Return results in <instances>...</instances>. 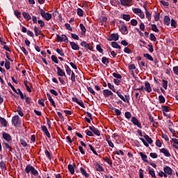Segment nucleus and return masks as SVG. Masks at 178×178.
<instances>
[{
	"label": "nucleus",
	"mask_w": 178,
	"mask_h": 178,
	"mask_svg": "<svg viewBox=\"0 0 178 178\" xmlns=\"http://www.w3.org/2000/svg\"><path fill=\"white\" fill-rule=\"evenodd\" d=\"M124 116L127 119H130L131 118V113L127 111L125 112Z\"/></svg>",
	"instance_id": "61"
},
{
	"label": "nucleus",
	"mask_w": 178,
	"mask_h": 178,
	"mask_svg": "<svg viewBox=\"0 0 178 178\" xmlns=\"http://www.w3.org/2000/svg\"><path fill=\"white\" fill-rule=\"evenodd\" d=\"M162 87L164 88V90H168V81L162 79Z\"/></svg>",
	"instance_id": "44"
},
{
	"label": "nucleus",
	"mask_w": 178,
	"mask_h": 178,
	"mask_svg": "<svg viewBox=\"0 0 178 178\" xmlns=\"http://www.w3.org/2000/svg\"><path fill=\"white\" fill-rule=\"evenodd\" d=\"M116 94L119 97V98H120V99H122V101H123L124 102H126V98H124V96L122 95V94L118 91V90H116Z\"/></svg>",
	"instance_id": "25"
},
{
	"label": "nucleus",
	"mask_w": 178,
	"mask_h": 178,
	"mask_svg": "<svg viewBox=\"0 0 178 178\" xmlns=\"http://www.w3.org/2000/svg\"><path fill=\"white\" fill-rule=\"evenodd\" d=\"M151 27L152 31H154L155 33H159V29H158V27H156V24H152Z\"/></svg>",
	"instance_id": "46"
},
{
	"label": "nucleus",
	"mask_w": 178,
	"mask_h": 178,
	"mask_svg": "<svg viewBox=\"0 0 178 178\" xmlns=\"http://www.w3.org/2000/svg\"><path fill=\"white\" fill-rule=\"evenodd\" d=\"M80 171H81V173L85 176V177H90V175L88 173H87V172H86V170L83 168V167H81L80 168Z\"/></svg>",
	"instance_id": "38"
},
{
	"label": "nucleus",
	"mask_w": 178,
	"mask_h": 178,
	"mask_svg": "<svg viewBox=\"0 0 178 178\" xmlns=\"http://www.w3.org/2000/svg\"><path fill=\"white\" fill-rule=\"evenodd\" d=\"M89 148L95 155H97V156H98V153H97V151H95V149H94V147H92L91 145H89Z\"/></svg>",
	"instance_id": "57"
},
{
	"label": "nucleus",
	"mask_w": 178,
	"mask_h": 178,
	"mask_svg": "<svg viewBox=\"0 0 178 178\" xmlns=\"http://www.w3.org/2000/svg\"><path fill=\"white\" fill-rule=\"evenodd\" d=\"M131 122L134 124V126H137L138 129H143V126L141 125V123H140V121L137 119L136 117H132Z\"/></svg>",
	"instance_id": "6"
},
{
	"label": "nucleus",
	"mask_w": 178,
	"mask_h": 178,
	"mask_svg": "<svg viewBox=\"0 0 178 178\" xmlns=\"http://www.w3.org/2000/svg\"><path fill=\"white\" fill-rule=\"evenodd\" d=\"M4 66L6 69V70H9L10 69V62L8 60V59L5 58V64Z\"/></svg>",
	"instance_id": "31"
},
{
	"label": "nucleus",
	"mask_w": 178,
	"mask_h": 178,
	"mask_svg": "<svg viewBox=\"0 0 178 178\" xmlns=\"http://www.w3.org/2000/svg\"><path fill=\"white\" fill-rule=\"evenodd\" d=\"M22 15H23L24 19H25V20H27V22L31 20V16L30 15V14L29 13L24 12V13H22Z\"/></svg>",
	"instance_id": "20"
},
{
	"label": "nucleus",
	"mask_w": 178,
	"mask_h": 178,
	"mask_svg": "<svg viewBox=\"0 0 178 178\" xmlns=\"http://www.w3.org/2000/svg\"><path fill=\"white\" fill-rule=\"evenodd\" d=\"M108 20V18L106 17H102V19H100V23L102 26H105V23H106Z\"/></svg>",
	"instance_id": "41"
},
{
	"label": "nucleus",
	"mask_w": 178,
	"mask_h": 178,
	"mask_svg": "<svg viewBox=\"0 0 178 178\" xmlns=\"http://www.w3.org/2000/svg\"><path fill=\"white\" fill-rule=\"evenodd\" d=\"M33 30H34L35 37L42 35V38H45V35H44V33H42V31H41V30L38 29V27H37L36 26H34Z\"/></svg>",
	"instance_id": "7"
},
{
	"label": "nucleus",
	"mask_w": 178,
	"mask_h": 178,
	"mask_svg": "<svg viewBox=\"0 0 178 178\" xmlns=\"http://www.w3.org/2000/svg\"><path fill=\"white\" fill-rule=\"evenodd\" d=\"M70 45L71 46L72 49L73 51H79L80 49V47L74 42H70Z\"/></svg>",
	"instance_id": "15"
},
{
	"label": "nucleus",
	"mask_w": 178,
	"mask_h": 178,
	"mask_svg": "<svg viewBox=\"0 0 178 178\" xmlns=\"http://www.w3.org/2000/svg\"><path fill=\"white\" fill-rule=\"evenodd\" d=\"M96 170L97 171V172H104V167H102V165H101V164H99V163H97L96 164Z\"/></svg>",
	"instance_id": "34"
},
{
	"label": "nucleus",
	"mask_w": 178,
	"mask_h": 178,
	"mask_svg": "<svg viewBox=\"0 0 178 178\" xmlns=\"http://www.w3.org/2000/svg\"><path fill=\"white\" fill-rule=\"evenodd\" d=\"M112 110L114 111L117 116H120V115H122V111L120 110L115 108H113Z\"/></svg>",
	"instance_id": "47"
},
{
	"label": "nucleus",
	"mask_w": 178,
	"mask_h": 178,
	"mask_svg": "<svg viewBox=\"0 0 178 178\" xmlns=\"http://www.w3.org/2000/svg\"><path fill=\"white\" fill-rule=\"evenodd\" d=\"M122 6H129L130 5V0H120Z\"/></svg>",
	"instance_id": "30"
},
{
	"label": "nucleus",
	"mask_w": 178,
	"mask_h": 178,
	"mask_svg": "<svg viewBox=\"0 0 178 178\" xmlns=\"http://www.w3.org/2000/svg\"><path fill=\"white\" fill-rule=\"evenodd\" d=\"M160 152H161V154H164L165 156H167L168 158L170 156V152H169L168 149L162 148L160 149Z\"/></svg>",
	"instance_id": "19"
},
{
	"label": "nucleus",
	"mask_w": 178,
	"mask_h": 178,
	"mask_svg": "<svg viewBox=\"0 0 178 178\" xmlns=\"http://www.w3.org/2000/svg\"><path fill=\"white\" fill-rule=\"evenodd\" d=\"M79 27L82 31V35H84L87 31V29H86V26L83 24H80Z\"/></svg>",
	"instance_id": "32"
},
{
	"label": "nucleus",
	"mask_w": 178,
	"mask_h": 178,
	"mask_svg": "<svg viewBox=\"0 0 178 178\" xmlns=\"http://www.w3.org/2000/svg\"><path fill=\"white\" fill-rule=\"evenodd\" d=\"M25 172L27 174L31 172V175H33L34 176H37L38 175V171H37V170L30 164L26 165Z\"/></svg>",
	"instance_id": "1"
},
{
	"label": "nucleus",
	"mask_w": 178,
	"mask_h": 178,
	"mask_svg": "<svg viewBox=\"0 0 178 178\" xmlns=\"http://www.w3.org/2000/svg\"><path fill=\"white\" fill-rule=\"evenodd\" d=\"M65 68L67 74H68V76H70V74H72V70L70 69V67H69L67 64H65Z\"/></svg>",
	"instance_id": "33"
},
{
	"label": "nucleus",
	"mask_w": 178,
	"mask_h": 178,
	"mask_svg": "<svg viewBox=\"0 0 178 178\" xmlns=\"http://www.w3.org/2000/svg\"><path fill=\"white\" fill-rule=\"evenodd\" d=\"M163 171L165 172V175H169L170 176L173 175V170L168 165L163 168Z\"/></svg>",
	"instance_id": "12"
},
{
	"label": "nucleus",
	"mask_w": 178,
	"mask_h": 178,
	"mask_svg": "<svg viewBox=\"0 0 178 178\" xmlns=\"http://www.w3.org/2000/svg\"><path fill=\"white\" fill-rule=\"evenodd\" d=\"M42 131L44 133V134L47 136L48 138H51V134H49V131H48V128L45 125H42L41 127Z\"/></svg>",
	"instance_id": "13"
},
{
	"label": "nucleus",
	"mask_w": 178,
	"mask_h": 178,
	"mask_svg": "<svg viewBox=\"0 0 178 178\" xmlns=\"http://www.w3.org/2000/svg\"><path fill=\"white\" fill-rule=\"evenodd\" d=\"M14 15L17 19H20V17H22V13L17 10H14Z\"/></svg>",
	"instance_id": "40"
},
{
	"label": "nucleus",
	"mask_w": 178,
	"mask_h": 178,
	"mask_svg": "<svg viewBox=\"0 0 178 178\" xmlns=\"http://www.w3.org/2000/svg\"><path fill=\"white\" fill-rule=\"evenodd\" d=\"M159 101L160 104H165L166 99H165V97H163V95H159Z\"/></svg>",
	"instance_id": "43"
},
{
	"label": "nucleus",
	"mask_w": 178,
	"mask_h": 178,
	"mask_svg": "<svg viewBox=\"0 0 178 178\" xmlns=\"http://www.w3.org/2000/svg\"><path fill=\"white\" fill-rule=\"evenodd\" d=\"M139 155L141 157L142 161L143 162H146V163H149V161H148V156L145 154H143V152H139Z\"/></svg>",
	"instance_id": "16"
},
{
	"label": "nucleus",
	"mask_w": 178,
	"mask_h": 178,
	"mask_svg": "<svg viewBox=\"0 0 178 178\" xmlns=\"http://www.w3.org/2000/svg\"><path fill=\"white\" fill-rule=\"evenodd\" d=\"M17 112L18 115L21 116V118H23L24 116V114L23 113V111H22V107H20V106H17Z\"/></svg>",
	"instance_id": "35"
},
{
	"label": "nucleus",
	"mask_w": 178,
	"mask_h": 178,
	"mask_svg": "<svg viewBox=\"0 0 178 178\" xmlns=\"http://www.w3.org/2000/svg\"><path fill=\"white\" fill-rule=\"evenodd\" d=\"M51 60L52 62H54V63H59V61L58 60V58L55 55L51 56Z\"/></svg>",
	"instance_id": "55"
},
{
	"label": "nucleus",
	"mask_w": 178,
	"mask_h": 178,
	"mask_svg": "<svg viewBox=\"0 0 178 178\" xmlns=\"http://www.w3.org/2000/svg\"><path fill=\"white\" fill-rule=\"evenodd\" d=\"M96 49H97V51H98V52H99L100 54H104V49H102V47H101V44H97V46H96Z\"/></svg>",
	"instance_id": "45"
},
{
	"label": "nucleus",
	"mask_w": 178,
	"mask_h": 178,
	"mask_svg": "<svg viewBox=\"0 0 178 178\" xmlns=\"http://www.w3.org/2000/svg\"><path fill=\"white\" fill-rule=\"evenodd\" d=\"M144 58H145L146 59H148V60H151L152 62H153L154 60V58L152 57L151 54L146 53L143 54Z\"/></svg>",
	"instance_id": "26"
},
{
	"label": "nucleus",
	"mask_w": 178,
	"mask_h": 178,
	"mask_svg": "<svg viewBox=\"0 0 178 178\" xmlns=\"http://www.w3.org/2000/svg\"><path fill=\"white\" fill-rule=\"evenodd\" d=\"M71 81L72 83H74L76 81V74H74V72L72 71L71 72Z\"/></svg>",
	"instance_id": "50"
},
{
	"label": "nucleus",
	"mask_w": 178,
	"mask_h": 178,
	"mask_svg": "<svg viewBox=\"0 0 178 178\" xmlns=\"http://www.w3.org/2000/svg\"><path fill=\"white\" fill-rule=\"evenodd\" d=\"M56 51L57 54H58V55H60V56H65V51H63V49H56Z\"/></svg>",
	"instance_id": "42"
},
{
	"label": "nucleus",
	"mask_w": 178,
	"mask_h": 178,
	"mask_svg": "<svg viewBox=\"0 0 178 178\" xmlns=\"http://www.w3.org/2000/svg\"><path fill=\"white\" fill-rule=\"evenodd\" d=\"M149 174L152 177L156 178V175H155V170L154 169H151V167H149Z\"/></svg>",
	"instance_id": "29"
},
{
	"label": "nucleus",
	"mask_w": 178,
	"mask_h": 178,
	"mask_svg": "<svg viewBox=\"0 0 178 178\" xmlns=\"http://www.w3.org/2000/svg\"><path fill=\"white\" fill-rule=\"evenodd\" d=\"M57 40L60 42H65L67 44L69 42V39L67 38V36L66 35H62L61 36L59 35H56Z\"/></svg>",
	"instance_id": "4"
},
{
	"label": "nucleus",
	"mask_w": 178,
	"mask_h": 178,
	"mask_svg": "<svg viewBox=\"0 0 178 178\" xmlns=\"http://www.w3.org/2000/svg\"><path fill=\"white\" fill-rule=\"evenodd\" d=\"M81 46L83 47V48H85L86 49V51H92L93 47L92 46H91V44H90L89 43H88L86 41H83L81 42Z\"/></svg>",
	"instance_id": "5"
},
{
	"label": "nucleus",
	"mask_w": 178,
	"mask_h": 178,
	"mask_svg": "<svg viewBox=\"0 0 178 178\" xmlns=\"http://www.w3.org/2000/svg\"><path fill=\"white\" fill-rule=\"evenodd\" d=\"M2 136H3V140H6V141H7L8 143H9L10 141H12V136H10V134L6 132H3Z\"/></svg>",
	"instance_id": "14"
},
{
	"label": "nucleus",
	"mask_w": 178,
	"mask_h": 178,
	"mask_svg": "<svg viewBox=\"0 0 178 178\" xmlns=\"http://www.w3.org/2000/svg\"><path fill=\"white\" fill-rule=\"evenodd\" d=\"M74 168H76V164L74 163L73 165L69 164L67 165V169L71 175H74Z\"/></svg>",
	"instance_id": "17"
},
{
	"label": "nucleus",
	"mask_w": 178,
	"mask_h": 178,
	"mask_svg": "<svg viewBox=\"0 0 178 178\" xmlns=\"http://www.w3.org/2000/svg\"><path fill=\"white\" fill-rule=\"evenodd\" d=\"M20 119V117L19 115H15L12 118V124L15 126V127H17V126H20L21 123L20 121L19 120Z\"/></svg>",
	"instance_id": "3"
},
{
	"label": "nucleus",
	"mask_w": 178,
	"mask_h": 178,
	"mask_svg": "<svg viewBox=\"0 0 178 178\" xmlns=\"http://www.w3.org/2000/svg\"><path fill=\"white\" fill-rule=\"evenodd\" d=\"M131 26H137L138 24V22L136 19H133L131 20Z\"/></svg>",
	"instance_id": "58"
},
{
	"label": "nucleus",
	"mask_w": 178,
	"mask_h": 178,
	"mask_svg": "<svg viewBox=\"0 0 178 178\" xmlns=\"http://www.w3.org/2000/svg\"><path fill=\"white\" fill-rule=\"evenodd\" d=\"M0 168L4 170H6V164H5V161H1L0 162Z\"/></svg>",
	"instance_id": "49"
},
{
	"label": "nucleus",
	"mask_w": 178,
	"mask_h": 178,
	"mask_svg": "<svg viewBox=\"0 0 178 178\" xmlns=\"http://www.w3.org/2000/svg\"><path fill=\"white\" fill-rule=\"evenodd\" d=\"M103 95L105 97V98H109V97L113 95V92L109 89H104L103 90Z\"/></svg>",
	"instance_id": "10"
},
{
	"label": "nucleus",
	"mask_w": 178,
	"mask_h": 178,
	"mask_svg": "<svg viewBox=\"0 0 178 178\" xmlns=\"http://www.w3.org/2000/svg\"><path fill=\"white\" fill-rule=\"evenodd\" d=\"M147 47H149L148 49L149 52H150V54H152V52H154V46H152V43L150 42L149 44H147Z\"/></svg>",
	"instance_id": "51"
},
{
	"label": "nucleus",
	"mask_w": 178,
	"mask_h": 178,
	"mask_svg": "<svg viewBox=\"0 0 178 178\" xmlns=\"http://www.w3.org/2000/svg\"><path fill=\"white\" fill-rule=\"evenodd\" d=\"M40 15L44 20H47V22H49L52 19V14L49 13H45L42 9H40Z\"/></svg>",
	"instance_id": "2"
},
{
	"label": "nucleus",
	"mask_w": 178,
	"mask_h": 178,
	"mask_svg": "<svg viewBox=\"0 0 178 178\" xmlns=\"http://www.w3.org/2000/svg\"><path fill=\"white\" fill-rule=\"evenodd\" d=\"M24 99H26V103L28 105H30V104H31V98L29 97H27V95H25V98Z\"/></svg>",
	"instance_id": "52"
},
{
	"label": "nucleus",
	"mask_w": 178,
	"mask_h": 178,
	"mask_svg": "<svg viewBox=\"0 0 178 178\" xmlns=\"http://www.w3.org/2000/svg\"><path fill=\"white\" fill-rule=\"evenodd\" d=\"M171 26L174 29H176L177 27V22L173 19H171Z\"/></svg>",
	"instance_id": "53"
},
{
	"label": "nucleus",
	"mask_w": 178,
	"mask_h": 178,
	"mask_svg": "<svg viewBox=\"0 0 178 178\" xmlns=\"http://www.w3.org/2000/svg\"><path fill=\"white\" fill-rule=\"evenodd\" d=\"M57 69V74L60 76V77H66V73L60 68V67L56 65Z\"/></svg>",
	"instance_id": "9"
},
{
	"label": "nucleus",
	"mask_w": 178,
	"mask_h": 178,
	"mask_svg": "<svg viewBox=\"0 0 178 178\" xmlns=\"http://www.w3.org/2000/svg\"><path fill=\"white\" fill-rule=\"evenodd\" d=\"M113 76L115 79H122V75H120V74H118L116 72L113 73Z\"/></svg>",
	"instance_id": "62"
},
{
	"label": "nucleus",
	"mask_w": 178,
	"mask_h": 178,
	"mask_svg": "<svg viewBox=\"0 0 178 178\" xmlns=\"http://www.w3.org/2000/svg\"><path fill=\"white\" fill-rule=\"evenodd\" d=\"M172 70H173L175 74L178 76V65L173 67Z\"/></svg>",
	"instance_id": "64"
},
{
	"label": "nucleus",
	"mask_w": 178,
	"mask_h": 178,
	"mask_svg": "<svg viewBox=\"0 0 178 178\" xmlns=\"http://www.w3.org/2000/svg\"><path fill=\"white\" fill-rule=\"evenodd\" d=\"M24 86L26 87V91H28V92H31V88H30V86H29V85H27V81H24Z\"/></svg>",
	"instance_id": "54"
},
{
	"label": "nucleus",
	"mask_w": 178,
	"mask_h": 178,
	"mask_svg": "<svg viewBox=\"0 0 178 178\" xmlns=\"http://www.w3.org/2000/svg\"><path fill=\"white\" fill-rule=\"evenodd\" d=\"M111 47L113 48H115V49H122V47H120V45H119V44H118V42H112Z\"/></svg>",
	"instance_id": "24"
},
{
	"label": "nucleus",
	"mask_w": 178,
	"mask_h": 178,
	"mask_svg": "<svg viewBox=\"0 0 178 178\" xmlns=\"http://www.w3.org/2000/svg\"><path fill=\"white\" fill-rule=\"evenodd\" d=\"M86 113H87L88 118L86 117L85 118V120L88 122V123H91V120H92V114H91L90 112L87 111L86 112Z\"/></svg>",
	"instance_id": "21"
},
{
	"label": "nucleus",
	"mask_w": 178,
	"mask_h": 178,
	"mask_svg": "<svg viewBox=\"0 0 178 178\" xmlns=\"http://www.w3.org/2000/svg\"><path fill=\"white\" fill-rule=\"evenodd\" d=\"M102 62L104 65L108 66V64H109V58H106V56H104L102 57Z\"/></svg>",
	"instance_id": "28"
},
{
	"label": "nucleus",
	"mask_w": 178,
	"mask_h": 178,
	"mask_svg": "<svg viewBox=\"0 0 178 178\" xmlns=\"http://www.w3.org/2000/svg\"><path fill=\"white\" fill-rule=\"evenodd\" d=\"M143 137L144 138H145L148 144H152L154 143V140H152V138H151L148 135L145 134L143 136Z\"/></svg>",
	"instance_id": "23"
},
{
	"label": "nucleus",
	"mask_w": 178,
	"mask_h": 178,
	"mask_svg": "<svg viewBox=\"0 0 178 178\" xmlns=\"http://www.w3.org/2000/svg\"><path fill=\"white\" fill-rule=\"evenodd\" d=\"M163 113H165V112H169V106H163Z\"/></svg>",
	"instance_id": "60"
},
{
	"label": "nucleus",
	"mask_w": 178,
	"mask_h": 178,
	"mask_svg": "<svg viewBox=\"0 0 178 178\" xmlns=\"http://www.w3.org/2000/svg\"><path fill=\"white\" fill-rule=\"evenodd\" d=\"M103 159L105 162H106V163H108V165H111V166H112V161L109 158L104 157Z\"/></svg>",
	"instance_id": "56"
},
{
	"label": "nucleus",
	"mask_w": 178,
	"mask_h": 178,
	"mask_svg": "<svg viewBox=\"0 0 178 178\" xmlns=\"http://www.w3.org/2000/svg\"><path fill=\"white\" fill-rule=\"evenodd\" d=\"M145 15L148 20H151V14L149 13V11H148V10H145Z\"/></svg>",
	"instance_id": "63"
},
{
	"label": "nucleus",
	"mask_w": 178,
	"mask_h": 178,
	"mask_svg": "<svg viewBox=\"0 0 178 178\" xmlns=\"http://www.w3.org/2000/svg\"><path fill=\"white\" fill-rule=\"evenodd\" d=\"M145 90L147 91V92H151L152 91V88H151V84L148 81L145 82Z\"/></svg>",
	"instance_id": "18"
},
{
	"label": "nucleus",
	"mask_w": 178,
	"mask_h": 178,
	"mask_svg": "<svg viewBox=\"0 0 178 178\" xmlns=\"http://www.w3.org/2000/svg\"><path fill=\"white\" fill-rule=\"evenodd\" d=\"M106 40L108 41H118L119 40V34L118 33H112L110 37L107 38Z\"/></svg>",
	"instance_id": "8"
},
{
	"label": "nucleus",
	"mask_w": 178,
	"mask_h": 178,
	"mask_svg": "<svg viewBox=\"0 0 178 178\" xmlns=\"http://www.w3.org/2000/svg\"><path fill=\"white\" fill-rule=\"evenodd\" d=\"M164 24H165V26H169V24H170V17H169V16H165Z\"/></svg>",
	"instance_id": "27"
},
{
	"label": "nucleus",
	"mask_w": 178,
	"mask_h": 178,
	"mask_svg": "<svg viewBox=\"0 0 178 178\" xmlns=\"http://www.w3.org/2000/svg\"><path fill=\"white\" fill-rule=\"evenodd\" d=\"M122 19L124 20H126V22H129V20H130V15L123 14L122 15Z\"/></svg>",
	"instance_id": "48"
},
{
	"label": "nucleus",
	"mask_w": 178,
	"mask_h": 178,
	"mask_svg": "<svg viewBox=\"0 0 178 178\" xmlns=\"http://www.w3.org/2000/svg\"><path fill=\"white\" fill-rule=\"evenodd\" d=\"M149 156L153 159H156V158H158V154L152 152L149 154Z\"/></svg>",
	"instance_id": "59"
},
{
	"label": "nucleus",
	"mask_w": 178,
	"mask_h": 178,
	"mask_svg": "<svg viewBox=\"0 0 178 178\" xmlns=\"http://www.w3.org/2000/svg\"><path fill=\"white\" fill-rule=\"evenodd\" d=\"M0 124L3 126V127H8V121L4 118L0 117Z\"/></svg>",
	"instance_id": "22"
},
{
	"label": "nucleus",
	"mask_w": 178,
	"mask_h": 178,
	"mask_svg": "<svg viewBox=\"0 0 178 178\" xmlns=\"http://www.w3.org/2000/svg\"><path fill=\"white\" fill-rule=\"evenodd\" d=\"M3 145L7 149H9V151H10V152H13V149L12 148V146H10L8 143L3 142Z\"/></svg>",
	"instance_id": "37"
},
{
	"label": "nucleus",
	"mask_w": 178,
	"mask_h": 178,
	"mask_svg": "<svg viewBox=\"0 0 178 178\" xmlns=\"http://www.w3.org/2000/svg\"><path fill=\"white\" fill-rule=\"evenodd\" d=\"M89 130H91L95 136H97V137H99L101 136V132H99V130L98 129L95 128V127L92 126L89 127Z\"/></svg>",
	"instance_id": "11"
},
{
	"label": "nucleus",
	"mask_w": 178,
	"mask_h": 178,
	"mask_svg": "<svg viewBox=\"0 0 178 178\" xmlns=\"http://www.w3.org/2000/svg\"><path fill=\"white\" fill-rule=\"evenodd\" d=\"M107 86H108L109 90H111V91H113V92H116V88H115V86L113 85H112V83H108Z\"/></svg>",
	"instance_id": "39"
},
{
	"label": "nucleus",
	"mask_w": 178,
	"mask_h": 178,
	"mask_svg": "<svg viewBox=\"0 0 178 178\" xmlns=\"http://www.w3.org/2000/svg\"><path fill=\"white\" fill-rule=\"evenodd\" d=\"M77 15L78 16H80V17H83L84 16V11H83V9L80 8H77Z\"/></svg>",
	"instance_id": "36"
}]
</instances>
